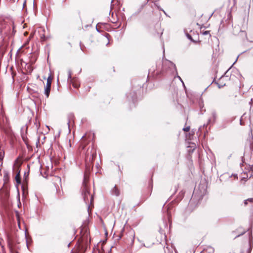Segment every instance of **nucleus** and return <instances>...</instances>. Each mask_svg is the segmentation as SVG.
<instances>
[{"label": "nucleus", "mask_w": 253, "mask_h": 253, "mask_svg": "<svg viewBox=\"0 0 253 253\" xmlns=\"http://www.w3.org/2000/svg\"><path fill=\"white\" fill-rule=\"evenodd\" d=\"M102 250H103V252H105L104 247L102 248Z\"/></svg>", "instance_id": "6ab92c4d"}, {"label": "nucleus", "mask_w": 253, "mask_h": 253, "mask_svg": "<svg viewBox=\"0 0 253 253\" xmlns=\"http://www.w3.org/2000/svg\"><path fill=\"white\" fill-rule=\"evenodd\" d=\"M183 130L184 131H186V132H187L189 130H190V127L189 126H187L186 127H184L183 128Z\"/></svg>", "instance_id": "9d476101"}, {"label": "nucleus", "mask_w": 253, "mask_h": 253, "mask_svg": "<svg viewBox=\"0 0 253 253\" xmlns=\"http://www.w3.org/2000/svg\"><path fill=\"white\" fill-rule=\"evenodd\" d=\"M99 253H101L100 251L99 252Z\"/></svg>", "instance_id": "5701e85b"}, {"label": "nucleus", "mask_w": 253, "mask_h": 253, "mask_svg": "<svg viewBox=\"0 0 253 253\" xmlns=\"http://www.w3.org/2000/svg\"><path fill=\"white\" fill-rule=\"evenodd\" d=\"M130 235H131V236H132V241H133V239H134V232H131L130 233Z\"/></svg>", "instance_id": "9b49d317"}, {"label": "nucleus", "mask_w": 253, "mask_h": 253, "mask_svg": "<svg viewBox=\"0 0 253 253\" xmlns=\"http://www.w3.org/2000/svg\"><path fill=\"white\" fill-rule=\"evenodd\" d=\"M248 201L253 203V198H249L248 199Z\"/></svg>", "instance_id": "ddd939ff"}, {"label": "nucleus", "mask_w": 253, "mask_h": 253, "mask_svg": "<svg viewBox=\"0 0 253 253\" xmlns=\"http://www.w3.org/2000/svg\"><path fill=\"white\" fill-rule=\"evenodd\" d=\"M165 66H168L170 72L173 73L175 72L177 73L176 68L175 65L172 62L169 60H166L163 62V68H165Z\"/></svg>", "instance_id": "f03ea898"}, {"label": "nucleus", "mask_w": 253, "mask_h": 253, "mask_svg": "<svg viewBox=\"0 0 253 253\" xmlns=\"http://www.w3.org/2000/svg\"><path fill=\"white\" fill-rule=\"evenodd\" d=\"M71 76H72V73H71V71H68V80H70V82L72 83V84H73V85L75 87H78V85L77 84H76L72 82V80L71 79Z\"/></svg>", "instance_id": "0eeeda50"}, {"label": "nucleus", "mask_w": 253, "mask_h": 253, "mask_svg": "<svg viewBox=\"0 0 253 253\" xmlns=\"http://www.w3.org/2000/svg\"><path fill=\"white\" fill-rule=\"evenodd\" d=\"M82 194L85 202L87 204L89 202V200L91 203L93 200L92 195H90L88 188L87 186L86 183L85 181L83 183V188L82 190Z\"/></svg>", "instance_id": "f257e3e1"}, {"label": "nucleus", "mask_w": 253, "mask_h": 253, "mask_svg": "<svg viewBox=\"0 0 253 253\" xmlns=\"http://www.w3.org/2000/svg\"><path fill=\"white\" fill-rule=\"evenodd\" d=\"M169 217H170V213L168 211V219H169Z\"/></svg>", "instance_id": "2eb2a0df"}, {"label": "nucleus", "mask_w": 253, "mask_h": 253, "mask_svg": "<svg viewBox=\"0 0 253 253\" xmlns=\"http://www.w3.org/2000/svg\"><path fill=\"white\" fill-rule=\"evenodd\" d=\"M63 1H65L66 0H62Z\"/></svg>", "instance_id": "4be33fe9"}, {"label": "nucleus", "mask_w": 253, "mask_h": 253, "mask_svg": "<svg viewBox=\"0 0 253 253\" xmlns=\"http://www.w3.org/2000/svg\"><path fill=\"white\" fill-rule=\"evenodd\" d=\"M15 180L17 184H19L21 183V178L20 175V171H19L15 176Z\"/></svg>", "instance_id": "1a4fd4ad"}, {"label": "nucleus", "mask_w": 253, "mask_h": 253, "mask_svg": "<svg viewBox=\"0 0 253 253\" xmlns=\"http://www.w3.org/2000/svg\"><path fill=\"white\" fill-rule=\"evenodd\" d=\"M225 78V77L224 76L221 77L220 78L218 82L216 83L218 85V86L219 88H221L225 85L226 84L223 83V81H224Z\"/></svg>", "instance_id": "39448f33"}, {"label": "nucleus", "mask_w": 253, "mask_h": 253, "mask_svg": "<svg viewBox=\"0 0 253 253\" xmlns=\"http://www.w3.org/2000/svg\"><path fill=\"white\" fill-rule=\"evenodd\" d=\"M112 194L116 196H118L119 195V191L116 186H115V187L112 190Z\"/></svg>", "instance_id": "6e6552de"}, {"label": "nucleus", "mask_w": 253, "mask_h": 253, "mask_svg": "<svg viewBox=\"0 0 253 253\" xmlns=\"http://www.w3.org/2000/svg\"><path fill=\"white\" fill-rule=\"evenodd\" d=\"M177 78H178L180 81H182L181 79V78H180L179 76H177Z\"/></svg>", "instance_id": "a211bd4d"}, {"label": "nucleus", "mask_w": 253, "mask_h": 253, "mask_svg": "<svg viewBox=\"0 0 253 253\" xmlns=\"http://www.w3.org/2000/svg\"><path fill=\"white\" fill-rule=\"evenodd\" d=\"M217 118V114L215 111H213L211 112V116L208 119V124L209 125H213Z\"/></svg>", "instance_id": "20e7f679"}, {"label": "nucleus", "mask_w": 253, "mask_h": 253, "mask_svg": "<svg viewBox=\"0 0 253 253\" xmlns=\"http://www.w3.org/2000/svg\"><path fill=\"white\" fill-rule=\"evenodd\" d=\"M210 34V32L209 31H205L204 33H203V34L206 35H208Z\"/></svg>", "instance_id": "f8f14e48"}, {"label": "nucleus", "mask_w": 253, "mask_h": 253, "mask_svg": "<svg viewBox=\"0 0 253 253\" xmlns=\"http://www.w3.org/2000/svg\"><path fill=\"white\" fill-rule=\"evenodd\" d=\"M245 232H246V231H244L242 234H240V235H237L236 237H239V236H240L241 235H242V234H243L244 233H245Z\"/></svg>", "instance_id": "dca6fc26"}, {"label": "nucleus", "mask_w": 253, "mask_h": 253, "mask_svg": "<svg viewBox=\"0 0 253 253\" xmlns=\"http://www.w3.org/2000/svg\"><path fill=\"white\" fill-rule=\"evenodd\" d=\"M188 38L189 39H190V40H191V39H192L190 35H188Z\"/></svg>", "instance_id": "f3484780"}, {"label": "nucleus", "mask_w": 253, "mask_h": 253, "mask_svg": "<svg viewBox=\"0 0 253 253\" xmlns=\"http://www.w3.org/2000/svg\"><path fill=\"white\" fill-rule=\"evenodd\" d=\"M52 82V78L50 76H49L47 79L46 85L44 88V94L46 95V97H48L49 95L50 87Z\"/></svg>", "instance_id": "7ed1b4c3"}, {"label": "nucleus", "mask_w": 253, "mask_h": 253, "mask_svg": "<svg viewBox=\"0 0 253 253\" xmlns=\"http://www.w3.org/2000/svg\"><path fill=\"white\" fill-rule=\"evenodd\" d=\"M38 32L40 33L41 39L42 40H44L45 36L44 34L43 33L44 32V30L43 29L41 28L39 30Z\"/></svg>", "instance_id": "423d86ee"}, {"label": "nucleus", "mask_w": 253, "mask_h": 253, "mask_svg": "<svg viewBox=\"0 0 253 253\" xmlns=\"http://www.w3.org/2000/svg\"><path fill=\"white\" fill-rule=\"evenodd\" d=\"M113 0H111V3H112V2H113Z\"/></svg>", "instance_id": "412c9836"}, {"label": "nucleus", "mask_w": 253, "mask_h": 253, "mask_svg": "<svg viewBox=\"0 0 253 253\" xmlns=\"http://www.w3.org/2000/svg\"><path fill=\"white\" fill-rule=\"evenodd\" d=\"M1 164H0V170H1Z\"/></svg>", "instance_id": "aec40b11"}, {"label": "nucleus", "mask_w": 253, "mask_h": 253, "mask_svg": "<svg viewBox=\"0 0 253 253\" xmlns=\"http://www.w3.org/2000/svg\"><path fill=\"white\" fill-rule=\"evenodd\" d=\"M248 202V199L244 201V204H245V205H247Z\"/></svg>", "instance_id": "4468645a"}]
</instances>
